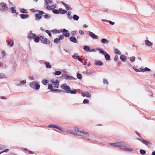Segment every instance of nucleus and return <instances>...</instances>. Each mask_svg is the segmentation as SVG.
Returning a JSON list of instances; mask_svg holds the SVG:
<instances>
[{"label": "nucleus", "instance_id": "4468645a", "mask_svg": "<svg viewBox=\"0 0 155 155\" xmlns=\"http://www.w3.org/2000/svg\"><path fill=\"white\" fill-rule=\"evenodd\" d=\"M145 44L147 46H151L153 45V43L148 40H146L145 41Z\"/></svg>", "mask_w": 155, "mask_h": 155}, {"label": "nucleus", "instance_id": "338daca9", "mask_svg": "<svg viewBox=\"0 0 155 155\" xmlns=\"http://www.w3.org/2000/svg\"><path fill=\"white\" fill-rule=\"evenodd\" d=\"M114 60L115 61H117L118 60V57L117 55H115L114 58Z\"/></svg>", "mask_w": 155, "mask_h": 155}, {"label": "nucleus", "instance_id": "7ed1b4c3", "mask_svg": "<svg viewBox=\"0 0 155 155\" xmlns=\"http://www.w3.org/2000/svg\"><path fill=\"white\" fill-rule=\"evenodd\" d=\"M97 50L99 51V52L100 54H102L104 55L106 61H107L110 60V55L107 53L106 52L102 50V48H97Z\"/></svg>", "mask_w": 155, "mask_h": 155}, {"label": "nucleus", "instance_id": "c756f323", "mask_svg": "<svg viewBox=\"0 0 155 155\" xmlns=\"http://www.w3.org/2000/svg\"><path fill=\"white\" fill-rule=\"evenodd\" d=\"M36 83L34 82H32L30 83V86L31 88L34 89L35 87Z\"/></svg>", "mask_w": 155, "mask_h": 155}, {"label": "nucleus", "instance_id": "2eb2a0df", "mask_svg": "<svg viewBox=\"0 0 155 155\" xmlns=\"http://www.w3.org/2000/svg\"><path fill=\"white\" fill-rule=\"evenodd\" d=\"M59 14L60 13V14H64L65 13H67V11L64 10V9H63L62 8H60L59 9Z\"/></svg>", "mask_w": 155, "mask_h": 155}, {"label": "nucleus", "instance_id": "c85d7f7f", "mask_svg": "<svg viewBox=\"0 0 155 155\" xmlns=\"http://www.w3.org/2000/svg\"><path fill=\"white\" fill-rule=\"evenodd\" d=\"M83 49L86 51H90V48L89 47L87 46H84L83 47Z\"/></svg>", "mask_w": 155, "mask_h": 155}, {"label": "nucleus", "instance_id": "f03ea898", "mask_svg": "<svg viewBox=\"0 0 155 155\" xmlns=\"http://www.w3.org/2000/svg\"><path fill=\"white\" fill-rule=\"evenodd\" d=\"M61 87L66 91L67 93H71V94H75L77 93V91L76 89H71L70 87L67 85L65 84H63L61 85Z\"/></svg>", "mask_w": 155, "mask_h": 155}, {"label": "nucleus", "instance_id": "bf43d9fd", "mask_svg": "<svg viewBox=\"0 0 155 155\" xmlns=\"http://www.w3.org/2000/svg\"><path fill=\"white\" fill-rule=\"evenodd\" d=\"M67 74H62L61 75V77L63 78L64 79H66V77L67 76Z\"/></svg>", "mask_w": 155, "mask_h": 155}, {"label": "nucleus", "instance_id": "052dcab7", "mask_svg": "<svg viewBox=\"0 0 155 155\" xmlns=\"http://www.w3.org/2000/svg\"><path fill=\"white\" fill-rule=\"evenodd\" d=\"M125 150L126 151H132L133 150V149L132 148H126Z\"/></svg>", "mask_w": 155, "mask_h": 155}, {"label": "nucleus", "instance_id": "bb28decb", "mask_svg": "<svg viewBox=\"0 0 155 155\" xmlns=\"http://www.w3.org/2000/svg\"><path fill=\"white\" fill-rule=\"evenodd\" d=\"M45 5L46 6H48L49 3H51L52 2V0H45Z\"/></svg>", "mask_w": 155, "mask_h": 155}, {"label": "nucleus", "instance_id": "b1692460", "mask_svg": "<svg viewBox=\"0 0 155 155\" xmlns=\"http://www.w3.org/2000/svg\"><path fill=\"white\" fill-rule=\"evenodd\" d=\"M7 45H9L11 47L13 46L14 45L13 41L12 39H10Z\"/></svg>", "mask_w": 155, "mask_h": 155}, {"label": "nucleus", "instance_id": "37998d69", "mask_svg": "<svg viewBox=\"0 0 155 155\" xmlns=\"http://www.w3.org/2000/svg\"><path fill=\"white\" fill-rule=\"evenodd\" d=\"M61 74V71H56L54 73V74L56 75H59Z\"/></svg>", "mask_w": 155, "mask_h": 155}, {"label": "nucleus", "instance_id": "f3484780", "mask_svg": "<svg viewBox=\"0 0 155 155\" xmlns=\"http://www.w3.org/2000/svg\"><path fill=\"white\" fill-rule=\"evenodd\" d=\"M41 36L39 37L36 35V36L33 39L35 42L36 43H38L39 42L40 40H41Z\"/></svg>", "mask_w": 155, "mask_h": 155}, {"label": "nucleus", "instance_id": "774afa93", "mask_svg": "<svg viewBox=\"0 0 155 155\" xmlns=\"http://www.w3.org/2000/svg\"><path fill=\"white\" fill-rule=\"evenodd\" d=\"M103 83L104 84H108V82L106 79H103Z\"/></svg>", "mask_w": 155, "mask_h": 155}, {"label": "nucleus", "instance_id": "5fc2aeb1", "mask_svg": "<svg viewBox=\"0 0 155 155\" xmlns=\"http://www.w3.org/2000/svg\"><path fill=\"white\" fill-rule=\"evenodd\" d=\"M55 124H50L48 126V128H54L55 127Z\"/></svg>", "mask_w": 155, "mask_h": 155}, {"label": "nucleus", "instance_id": "864d4df0", "mask_svg": "<svg viewBox=\"0 0 155 155\" xmlns=\"http://www.w3.org/2000/svg\"><path fill=\"white\" fill-rule=\"evenodd\" d=\"M89 102V100L88 99H84L83 101V103L84 104H88Z\"/></svg>", "mask_w": 155, "mask_h": 155}, {"label": "nucleus", "instance_id": "f704fd0d", "mask_svg": "<svg viewBox=\"0 0 155 155\" xmlns=\"http://www.w3.org/2000/svg\"><path fill=\"white\" fill-rule=\"evenodd\" d=\"M118 144H119L118 142H116L114 143H110L109 144L110 146L114 147H118Z\"/></svg>", "mask_w": 155, "mask_h": 155}, {"label": "nucleus", "instance_id": "49530a36", "mask_svg": "<svg viewBox=\"0 0 155 155\" xmlns=\"http://www.w3.org/2000/svg\"><path fill=\"white\" fill-rule=\"evenodd\" d=\"M11 11L12 13V14L16 13V10L15 9V8L14 7H12L11 8Z\"/></svg>", "mask_w": 155, "mask_h": 155}, {"label": "nucleus", "instance_id": "f8f14e48", "mask_svg": "<svg viewBox=\"0 0 155 155\" xmlns=\"http://www.w3.org/2000/svg\"><path fill=\"white\" fill-rule=\"evenodd\" d=\"M26 83V80H23L20 81V82H16V85L18 86H21L24 85Z\"/></svg>", "mask_w": 155, "mask_h": 155}, {"label": "nucleus", "instance_id": "09e8293b", "mask_svg": "<svg viewBox=\"0 0 155 155\" xmlns=\"http://www.w3.org/2000/svg\"><path fill=\"white\" fill-rule=\"evenodd\" d=\"M78 55V54L75 53L74 55L72 56V57L74 59H78V58L79 56H77Z\"/></svg>", "mask_w": 155, "mask_h": 155}, {"label": "nucleus", "instance_id": "473e14b6", "mask_svg": "<svg viewBox=\"0 0 155 155\" xmlns=\"http://www.w3.org/2000/svg\"><path fill=\"white\" fill-rule=\"evenodd\" d=\"M140 153L142 155H144L146 154V151L144 150L140 149Z\"/></svg>", "mask_w": 155, "mask_h": 155}, {"label": "nucleus", "instance_id": "0e129e2a", "mask_svg": "<svg viewBox=\"0 0 155 155\" xmlns=\"http://www.w3.org/2000/svg\"><path fill=\"white\" fill-rule=\"evenodd\" d=\"M6 55V53L4 51H2V57H4Z\"/></svg>", "mask_w": 155, "mask_h": 155}, {"label": "nucleus", "instance_id": "79ce46f5", "mask_svg": "<svg viewBox=\"0 0 155 155\" xmlns=\"http://www.w3.org/2000/svg\"><path fill=\"white\" fill-rule=\"evenodd\" d=\"M60 40L59 38H54V42L56 44H58L59 42H60Z\"/></svg>", "mask_w": 155, "mask_h": 155}, {"label": "nucleus", "instance_id": "13d9d810", "mask_svg": "<svg viewBox=\"0 0 155 155\" xmlns=\"http://www.w3.org/2000/svg\"><path fill=\"white\" fill-rule=\"evenodd\" d=\"M64 35H59L58 37L60 40H62L64 38Z\"/></svg>", "mask_w": 155, "mask_h": 155}, {"label": "nucleus", "instance_id": "ddd939ff", "mask_svg": "<svg viewBox=\"0 0 155 155\" xmlns=\"http://www.w3.org/2000/svg\"><path fill=\"white\" fill-rule=\"evenodd\" d=\"M0 5L2 7L4 10H7L8 9V7L6 4L4 3H0Z\"/></svg>", "mask_w": 155, "mask_h": 155}, {"label": "nucleus", "instance_id": "58836bf2", "mask_svg": "<svg viewBox=\"0 0 155 155\" xmlns=\"http://www.w3.org/2000/svg\"><path fill=\"white\" fill-rule=\"evenodd\" d=\"M67 15H68V18L70 19H72V17L71 15V12L70 11H68L67 12Z\"/></svg>", "mask_w": 155, "mask_h": 155}, {"label": "nucleus", "instance_id": "3c124183", "mask_svg": "<svg viewBox=\"0 0 155 155\" xmlns=\"http://www.w3.org/2000/svg\"><path fill=\"white\" fill-rule=\"evenodd\" d=\"M59 81L58 80H56V84H55V85L54 86V87L58 88L59 87Z\"/></svg>", "mask_w": 155, "mask_h": 155}, {"label": "nucleus", "instance_id": "39448f33", "mask_svg": "<svg viewBox=\"0 0 155 155\" xmlns=\"http://www.w3.org/2000/svg\"><path fill=\"white\" fill-rule=\"evenodd\" d=\"M41 42L45 44H49L50 43V41L47 38H45L44 36L41 35Z\"/></svg>", "mask_w": 155, "mask_h": 155}, {"label": "nucleus", "instance_id": "1a4fd4ad", "mask_svg": "<svg viewBox=\"0 0 155 155\" xmlns=\"http://www.w3.org/2000/svg\"><path fill=\"white\" fill-rule=\"evenodd\" d=\"M89 36L93 39H97L98 38V36L95 35L93 32L90 31H89Z\"/></svg>", "mask_w": 155, "mask_h": 155}, {"label": "nucleus", "instance_id": "8fccbe9b", "mask_svg": "<svg viewBox=\"0 0 155 155\" xmlns=\"http://www.w3.org/2000/svg\"><path fill=\"white\" fill-rule=\"evenodd\" d=\"M135 57L134 56H132L130 58V61L132 62H133L135 61Z\"/></svg>", "mask_w": 155, "mask_h": 155}, {"label": "nucleus", "instance_id": "412c9836", "mask_svg": "<svg viewBox=\"0 0 155 155\" xmlns=\"http://www.w3.org/2000/svg\"><path fill=\"white\" fill-rule=\"evenodd\" d=\"M46 9L49 10H53V9L55 8L56 6L55 5H52L50 6H46Z\"/></svg>", "mask_w": 155, "mask_h": 155}, {"label": "nucleus", "instance_id": "cd10ccee", "mask_svg": "<svg viewBox=\"0 0 155 155\" xmlns=\"http://www.w3.org/2000/svg\"><path fill=\"white\" fill-rule=\"evenodd\" d=\"M114 52L115 54L120 55L121 54V52L117 49L115 48L114 50Z\"/></svg>", "mask_w": 155, "mask_h": 155}, {"label": "nucleus", "instance_id": "6e6552de", "mask_svg": "<svg viewBox=\"0 0 155 155\" xmlns=\"http://www.w3.org/2000/svg\"><path fill=\"white\" fill-rule=\"evenodd\" d=\"M61 3L65 7L66 10H72V8H71L70 6L65 3L63 1H61Z\"/></svg>", "mask_w": 155, "mask_h": 155}, {"label": "nucleus", "instance_id": "0eeeda50", "mask_svg": "<svg viewBox=\"0 0 155 155\" xmlns=\"http://www.w3.org/2000/svg\"><path fill=\"white\" fill-rule=\"evenodd\" d=\"M118 147H119L120 149H121L124 150H125L126 148V145L124 143L122 142H119Z\"/></svg>", "mask_w": 155, "mask_h": 155}, {"label": "nucleus", "instance_id": "4be33fe9", "mask_svg": "<svg viewBox=\"0 0 155 155\" xmlns=\"http://www.w3.org/2000/svg\"><path fill=\"white\" fill-rule=\"evenodd\" d=\"M66 79L67 80H76L77 79L76 78H75L73 77V76L69 75L67 74V76L66 77Z\"/></svg>", "mask_w": 155, "mask_h": 155}, {"label": "nucleus", "instance_id": "6e6d98bb", "mask_svg": "<svg viewBox=\"0 0 155 155\" xmlns=\"http://www.w3.org/2000/svg\"><path fill=\"white\" fill-rule=\"evenodd\" d=\"M133 69L134 70H135L136 72H140V71H141V68H140V70H139V69H138L137 68H136L135 67H133Z\"/></svg>", "mask_w": 155, "mask_h": 155}, {"label": "nucleus", "instance_id": "e433bc0d", "mask_svg": "<svg viewBox=\"0 0 155 155\" xmlns=\"http://www.w3.org/2000/svg\"><path fill=\"white\" fill-rule=\"evenodd\" d=\"M73 18L74 20L77 21L79 19V17L76 15L75 14L74 15Z\"/></svg>", "mask_w": 155, "mask_h": 155}, {"label": "nucleus", "instance_id": "c03bdc74", "mask_svg": "<svg viewBox=\"0 0 155 155\" xmlns=\"http://www.w3.org/2000/svg\"><path fill=\"white\" fill-rule=\"evenodd\" d=\"M40 87V85L38 83H36L35 84V88L36 90H37Z\"/></svg>", "mask_w": 155, "mask_h": 155}, {"label": "nucleus", "instance_id": "5701e85b", "mask_svg": "<svg viewBox=\"0 0 155 155\" xmlns=\"http://www.w3.org/2000/svg\"><path fill=\"white\" fill-rule=\"evenodd\" d=\"M35 19L36 20H39L42 18V16L38 14H36L35 15Z\"/></svg>", "mask_w": 155, "mask_h": 155}, {"label": "nucleus", "instance_id": "393cba45", "mask_svg": "<svg viewBox=\"0 0 155 155\" xmlns=\"http://www.w3.org/2000/svg\"><path fill=\"white\" fill-rule=\"evenodd\" d=\"M101 42L103 44H107L109 43L108 40L105 38H102L101 40Z\"/></svg>", "mask_w": 155, "mask_h": 155}, {"label": "nucleus", "instance_id": "9b49d317", "mask_svg": "<svg viewBox=\"0 0 155 155\" xmlns=\"http://www.w3.org/2000/svg\"><path fill=\"white\" fill-rule=\"evenodd\" d=\"M81 95L83 97H91V94L88 92L86 91L82 92H81Z\"/></svg>", "mask_w": 155, "mask_h": 155}, {"label": "nucleus", "instance_id": "a19ab883", "mask_svg": "<svg viewBox=\"0 0 155 155\" xmlns=\"http://www.w3.org/2000/svg\"><path fill=\"white\" fill-rule=\"evenodd\" d=\"M77 78L79 79H81L82 78V74L79 73L77 74Z\"/></svg>", "mask_w": 155, "mask_h": 155}, {"label": "nucleus", "instance_id": "4d7b16f0", "mask_svg": "<svg viewBox=\"0 0 155 155\" xmlns=\"http://www.w3.org/2000/svg\"><path fill=\"white\" fill-rule=\"evenodd\" d=\"M53 89V86L51 84H49L48 86V89H51V91Z\"/></svg>", "mask_w": 155, "mask_h": 155}, {"label": "nucleus", "instance_id": "2f4dec72", "mask_svg": "<svg viewBox=\"0 0 155 155\" xmlns=\"http://www.w3.org/2000/svg\"><path fill=\"white\" fill-rule=\"evenodd\" d=\"M150 69L147 68H145L143 69L141 68V71L142 72H144V71H150Z\"/></svg>", "mask_w": 155, "mask_h": 155}, {"label": "nucleus", "instance_id": "dca6fc26", "mask_svg": "<svg viewBox=\"0 0 155 155\" xmlns=\"http://www.w3.org/2000/svg\"><path fill=\"white\" fill-rule=\"evenodd\" d=\"M70 40L74 43H76L77 42V40L76 38L74 36H71L70 38Z\"/></svg>", "mask_w": 155, "mask_h": 155}, {"label": "nucleus", "instance_id": "9d476101", "mask_svg": "<svg viewBox=\"0 0 155 155\" xmlns=\"http://www.w3.org/2000/svg\"><path fill=\"white\" fill-rule=\"evenodd\" d=\"M63 35L66 37H68L70 35V34L69 31L65 29H63Z\"/></svg>", "mask_w": 155, "mask_h": 155}, {"label": "nucleus", "instance_id": "ea45409f", "mask_svg": "<svg viewBox=\"0 0 155 155\" xmlns=\"http://www.w3.org/2000/svg\"><path fill=\"white\" fill-rule=\"evenodd\" d=\"M37 12H38L39 13V14L40 15H42L43 14H45V13L44 12L42 11H40L38 10H37L36 11Z\"/></svg>", "mask_w": 155, "mask_h": 155}, {"label": "nucleus", "instance_id": "a878e982", "mask_svg": "<svg viewBox=\"0 0 155 155\" xmlns=\"http://www.w3.org/2000/svg\"><path fill=\"white\" fill-rule=\"evenodd\" d=\"M45 64L46 65V67L47 68H51V66L49 62L47 61L45 62Z\"/></svg>", "mask_w": 155, "mask_h": 155}, {"label": "nucleus", "instance_id": "f257e3e1", "mask_svg": "<svg viewBox=\"0 0 155 155\" xmlns=\"http://www.w3.org/2000/svg\"><path fill=\"white\" fill-rule=\"evenodd\" d=\"M74 131L70 130H68L67 132L71 134H73L74 135H80L81 136L88 137L89 135L88 132H85L84 131H80L78 127H75L74 128Z\"/></svg>", "mask_w": 155, "mask_h": 155}, {"label": "nucleus", "instance_id": "6ab92c4d", "mask_svg": "<svg viewBox=\"0 0 155 155\" xmlns=\"http://www.w3.org/2000/svg\"><path fill=\"white\" fill-rule=\"evenodd\" d=\"M94 64L96 65H98V66H101L103 65V63L102 61H101L98 60V61H95Z\"/></svg>", "mask_w": 155, "mask_h": 155}, {"label": "nucleus", "instance_id": "423d86ee", "mask_svg": "<svg viewBox=\"0 0 155 155\" xmlns=\"http://www.w3.org/2000/svg\"><path fill=\"white\" fill-rule=\"evenodd\" d=\"M36 36V35L32 33L31 31H29L28 35V38L29 40H31L32 39H33Z\"/></svg>", "mask_w": 155, "mask_h": 155}, {"label": "nucleus", "instance_id": "de8ad7c7", "mask_svg": "<svg viewBox=\"0 0 155 155\" xmlns=\"http://www.w3.org/2000/svg\"><path fill=\"white\" fill-rule=\"evenodd\" d=\"M48 82L49 81L47 80L43 79L42 81V83L44 85H46Z\"/></svg>", "mask_w": 155, "mask_h": 155}, {"label": "nucleus", "instance_id": "c9c22d12", "mask_svg": "<svg viewBox=\"0 0 155 155\" xmlns=\"http://www.w3.org/2000/svg\"><path fill=\"white\" fill-rule=\"evenodd\" d=\"M95 72L92 71L91 70H87L86 71V74H93V73H94Z\"/></svg>", "mask_w": 155, "mask_h": 155}, {"label": "nucleus", "instance_id": "20e7f679", "mask_svg": "<svg viewBox=\"0 0 155 155\" xmlns=\"http://www.w3.org/2000/svg\"><path fill=\"white\" fill-rule=\"evenodd\" d=\"M137 140L142 142L143 144L148 147L152 145V143L150 142L145 140L143 139L138 138L137 139Z\"/></svg>", "mask_w": 155, "mask_h": 155}, {"label": "nucleus", "instance_id": "680f3d73", "mask_svg": "<svg viewBox=\"0 0 155 155\" xmlns=\"http://www.w3.org/2000/svg\"><path fill=\"white\" fill-rule=\"evenodd\" d=\"M5 145L0 144V150H2L3 149L5 148Z\"/></svg>", "mask_w": 155, "mask_h": 155}, {"label": "nucleus", "instance_id": "7c9ffc66", "mask_svg": "<svg viewBox=\"0 0 155 155\" xmlns=\"http://www.w3.org/2000/svg\"><path fill=\"white\" fill-rule=\"evenodd\" d=\"M20 12L22 13H28V11L27 10L24 8H21L20 10Z\"/></svg>", "mask_w": 155, "mask_h": 155}, {"label": "nucleus", "instance_id": "e2e57ef3", "mask_svg": "<svg viewBox=\"0 0 155 155\" xmlns=\"http://www.w3.org/2000/svg\"><path fill=\"white\" fill-rule=\"evenodd\" d=\"M51 82L53 85H55L56 84V80L55 81H54L53 79H52L51 80Z\"/></svg>", "mask_w": 155, "mask_h": 155}, {"label": "nucleus", "instance_id": "69168bd1", "mask_svg": "<svg viewBox=\"0 0 155 155\" xmlns=\"http://www.w3.org/2000/svg\"><path fill=\"white\" fill-rule=\"evenodd\" d=\"M77 32V31L76 30L72 31L71 32V34L72 35H75L76 33Z\"/></svg>", "mask_w": 155, "mask_h": 155}, {"label": "nucleus", "instance_id": "a18cd8bd", "mask_svg": "<svg viewBox=\"0 0 155 155\" xmlns=\"http://www.w3.org/2000/svg\"><path fill=\"white\" fill-rule=\"evenodd\" d=\"M45 32L47 33L49 36L50 37H52L51 34V31H50L49 30H46L45 31Z\"/></svg>", "mask_w": 155, "mask_h": 155}, {"label": "nucleus", "instance_id": "603ef678", "mask_svg": "<svg viewBox=\"0 0 155 155\" xmlns=\"http://www.w3.org/2000/svg\"><path fill=\"white\" fill-rule=\"evenodd\" d=\"M5 75L3 73H0V79H2L5 77Z\"/></svg>", "mask_w": 155, "mask_h": 155}, {"label": "nucleus", "instance_id": "a211bd4d", "mask_svg": "<svg viewBox=\"0 0 155 155\" xmlns=\"http://www.w3.org/2000/svg\"><path fill=\"white\" fill-rule=\"evenodd\" d=\"M120 59L124 62H126L127 60L126 56L124 54L121 55H120Z\"/></svg>", "mask_w": 155, "mask_h": 155}, {"label": "nucleus", "instance_id": "4c0bfd02", "mask_svg": "<svg viewBox=\"0 0 155 155\" xmlns=\"http://www.w3.org/2000/svg\"><path fill=\"white\" fill-rule=\"evenodd\" d=\"M44 17L46 19H49L51 18L50 15L47 14H45V15H43Z\"/></svg>", "mask_w": 155, "mask_h": 155}, {"label": "nucleus", "instance_id": "aec40b11", "mask_svg": "<svg viewBox=\"0 0 155 155\" xmlns=\"http://www.w3.org/2000/svg\"><path fill=\"white\" fill-rule=\"evenodd\" d=\"M21 18L22 19L26 18H28L29 15L28 14H21L20 15Z\"/></svg>", "mask_w": 155, "mask_h": 155}, {"label": "nucleus", "instance_id": "72a5a7b5", "mask_svg": "<svg viewBox=\"0 0 155 155\" xmlns=\"http://www.w3.org/2000/svg\"><path fill=\"white\" fill-rule=\"evenodd\" d=\"M53 13L55 14H59V9L58 10L57 9L54 8L52 11Z\"/></svg>", "mask_w": 155, "mask_h": 155}]
</instances>
